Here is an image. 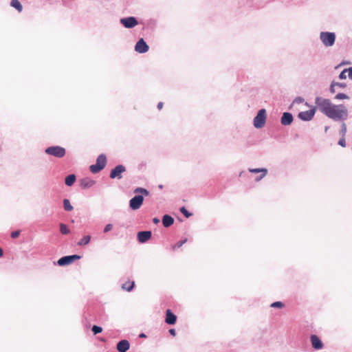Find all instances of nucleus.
<instances>
[{"mask_svg":"<svg viewBox=\"0 0 352 352\" xmlns=\"http://www.w3.org/2000/svg\"><path fill=\"white\" fill-rule=\"evenodd\" d=\"M348 110L344 104H332L326 116L334 120H342L346 119Z\"/></svg>","mask_w":352,"mask_h":352,"instance_id":"nucleus-1","label":"nucleus"},{"mask_svg":"<svg viewBox=\"0 0 352 352\" xmlns=\"http://www.w3.org/2000/svg\"><path fill=\"white\" fill-rule=\"evenodd\" d=\"M315 104L316 109H319L320 111L326 116L333 103L329 99L318 96L315 99Z\"/></svg>","mask_w":352,"mask_h":352,"instance_id":"nucleus-2","label":"nucleus"},{"mask_svg":"<svg viewBox=\"0 0 352 352\" xmlns=\"http://www.w3.org/2000/svg\"><path fill=\"white\" fill-rule=\"evenodd\" d=\"M320 39L325 47H331L335 43L336 34L333 32H322L320 34Z\"/></svg>","mask_w":352,"mask_h":352,"instance_id":"nucleus-3","label":"nucleus"},{"mask_svg":"<svg viewBox=\"0 0 352 352\" xmlns=\"http://www.w3.org/2000/svg\"><path fill=\"white\" fill-rule=\"evenodd\" d=\"M45 153L56 157H63L65 155V148L59 146H53L47 148L45 151Z\"/></svg>","mask_w":352,"mask_h":352,"instance_id":"nucleus-4","label":"nucleus"},{"mask_svg":"<svg viewBox=\"0 0 352 352\" xmlns=\"http://www.w3.org/2000/svg\"><path fill=\"white\" fill-rule=\"evenodd\" d=\"M266 121V111L264 109H260L254 118V126L257 129L263 128Z\"/></svg>","mask_w":352,"mask_h":352,"instance_id":"nucleus-5","label":"nucleus"},{"mask_svg":"<svg viewBox=\"0 0 352 352\" xmlns=\"http://www.w3.org/2000/svg\"><path fill=\"white\" fill-rule=\"evenodd\" d=\"M126 171V167L122 164L116 166L110 173V178L115 179L118 178L120 179L122 178V173Z\"/></svg>","mask_w":352,"mask_h":352,"instance_id":"nucleus-6","label":"nucleus"},{"mask_svg":"<svg viewBox=\"0 0 352 352\" xmlns=\"http://www.w3.org/2000/svg\"><path fill=\"white\" fill-rule=\"evenodd\" d=\"M143 201L142 195H136L129 201V206L132 210H138L142 206Z\"/></svg>","mask_w":352,"mask_h":352,"instance_id":"nucleus-7","label":"nucleus"},{"mask_svg":"<svg viewBox=\"0 0 352 352\" xmlns=\"http://www.w3.org/2000/svg\"><path fill=\"white\" fill-rule=\"evenodd\" d=\"M316 107H314L312 109H311L309 111L300 112L298 114V118L300 120H304V121H309L314 118V116L316 113Z\"/></svg>","mask_w":352,"mask_h":352,"instance_id":"nucleus-8","label":"nucleus"},{"mask_svg":"<svg viewBox=\"0 0 352 352\" xmlns=\"http://www.w3.org/2000/svg\"><path fill=\"white\" fill-rule=\"evenodd\" d=\"M80 258V256L78 255H76V254L72 255V256H63V257L60 258L58 261V264L60 266L66 265L71 264L74 261L78 260Z\"/></svg>","mask_w":352,"mask_h":352,"instance_id":"nucleus-9","label":"nucleus"},{"mask_svg":"<svg viewBox=\"0 0 352 352\" xmlns=\"http://www.w3.org/2000/svg\"><path fill=\"white\" fill-rule=\"evenodd\" d=\"M120 23L126 28H132L138 24L137 19L133 16L122 18L120 19Z\"/></svg>","mask_w":352,"mask_h":352,"instance_id":"nucleus-10","label":"nucleus"},{"mask_svg":"<svg viewBox=\"0 0 352 352\" xmlns=\"http://www.w3.org/2000/svg\"><path fill=\"white\" fill-rule=\"evenodd\" d=\"M148 46L144 41L143 38H140L135 45V50L139 53H145L148 50Z\"/></svg>","mask_w":352,"mask_h":352,"instance_id":"nucleus-11","label":"nucleus"},{"mask_svg":"<svg viewBox=\"0 0 352 352\" xmlns=\"http://www.w3.org/2000/svg\"><path fill=\"white\" fill-rule=\"evenodd\" d=\"M151 231H142L138 233V239L140 243H145L151 238Z\"/></svg>","mask_w":352,"mask_h":352,"instance_id":"nucleus-12","label":"nucleus"},{"mask_svg":"<svg viewBox=\"0 0 352 352\" xmlns=\"http://www.w3.org/2000/svg\"><path fill=\"white\" fill-rule=\"evenodd\" d=\"M311 345L316 350L321 349L323 346L322 342L316 335H312L310 338Z\"/></svg>","mask_w":352,"mask_h":352,"instance_id":"nucleus-13","label":"nucleus"},{"mask_svg":"<svg viewBox=\"0 0 352 352\" xmlns=\"http://www.w3.org/2000/svg\"><path fill=\"white\" fill-rule=\"evenodd\" d=\"M130 344L128 340H122L117 344V350L119 352H126L129 349Z\"/></svg>","mask_w":352,"mask_h":352,"instance_id":"nucleus-14","label":"nucleus"},{"mask_svg":"<svg viewBox=\"0 0 352 352\" xmlns=\"http://www.w3.org/2000/svg\"><path fill=\"white\" fill-rule=\"evenodd\" d=\"M177 316L172 313L170 309H167L166 311V319L165 322L168 324H174L176 322Z\"/></svg>","mask_w":352,"mask_h":352,"instance_id":"nucleus-15","label":"nucleus"},{"mask_svg":"<svg viewBox=\"0 0 352 352\" xmlns=\"http://www.w3.org/2000/svg\"><path fill=\"white\" fill-rule=\"evenodd\" d=\"M95 184V181L86 177L80 180V186L82 188H88L93 186Z\"/></svg>","mask_w":352,"mask_h":352,"instance_id":"nucleus-16","label":"nucleus"},{"mask_svg":"<svg viewBox=\"0 0 352 352\" xmlns=\"http://www.w3.org/2000/svg\"><path fill=\"white\" fill-rule=\"evenodd\" d=\"M293 121V116L290 113L285 112L281 117L283 125H289Z\"/></svg>","mask_w":352,"mask_h":352,"instance_id":"nucleus-17","label":"nucleus"},{"mask_svg":"<svg viewBox=\"0 0 352 352\" xmlns=\"http://www.w3.org/2000/svg\"><path fill=\"white\" fill-rule=\"evenodd\" d=\"M173 223H174V219L172 217H170V215H168V214L164 215V217L162 218V223L164 227L168 228V227L170 226L171 225H173Z\"/></svg>","mask_w":352,"mask_h":352,"instance_id":"nucleus-18","label":"nucleus"},{"mask_svg":"<svg viewBox=\"0 0 352 352\" xmlns=\"http://www.w3.org/2000/svg\"><path fill=\"white\" fill-rule=\"evenodd\" d=\"M249 171L250 173H262L261 175L258 178L256 179L257 181H259L260 179L263 178L267 174V170L265 168H250Z\"/></svg>","mask_w":352,"mask_h":352,"instance_id":"nucleus-19","label":"nucleus"},{"mask_svg":"<svg viewBox=\"0 0 352 352\" xmlns=\"http://www.w3.org/2000/svg\"><path fill=\"white\" fill-rule=\"evenodd\" d=\"M96 164H98L100 166V168L103 169L107 164L106 156L103 154L100 155L96 160Z\"/></svg>","mask_w":352,"mask_h":352,"instance_id":"nucleus-20","label":"nucleus"},{"mask_svg":"<svg viewBox=\"0 0 352 352\" xmlns=\"http://www.w3.org/2000/svg\"><path fill=\"white\" fill-rule=\"evenodd\" d=\"M76 181V175L74 174L69 175L65 178V184L68 186H72Z\"/></svg>","mask_w":352,"mask_h":352,"instance_id":"nucleus-21","label":"nucleus"},{"mask_svg":"<svg viewBox=\"0 0 352 352\" xmlns=\"http://www.w3.org/2000/svg\"><path fill=\"white\" fill-rule=\"evenodd\" d=\"M135 285L133 281H127L122 285V288L127 292H131Z\"/></svg>","mask_w":352,"mask_h":352,"instance_id":"nucleus-22","label":"nucleus"},{"mask_svg":"<svg viewBox=\"0 0 352 352\" xmlns=\"http://www.w3.org/2000/svg\"><path fill=\"white\" fill-rule=\"evenodd\" d=\"M10 5L12 7L16 9L19 12H21L23 10V6L19 0H12Z\"/></svg>","mask_w":352,"mask_h":352,"instance_id":"nucleus-23","label":"nucleus"},{"mask_svg":"<svg viewBox=\"0 0 352 352\" xmlns=\"http://www.w3.org/2000/svg\"><path fill=\"white\" fill-rule=\"evenodd\" d=\"M90 240H91V236L86 235V236H84L82 237V239L80 241L78 242L77 244L80 246L85 245L89 243Z\"/></svg>","mask_w":352,"mask_h":352,"instance_id":"nucleus-24","label":"nucleus"},{"mask_svg":"<svg viewBox=\"0 0 352 352\" xmlns=\"http://www.w3.org/2000/svg\"><path fill=\"white\" fill-rule=\"evenodd\" d=\"M89 170L93 173H97L102 170V168H100V166L96 163V164H93L89 166Z\"/></svg>","mask_w":352,"mask_h":352,"instance_id":"nucleus-25","label":"nucleus"},{"mask_svg":"<svg viewBox=\"0 0 352 352\" xmlns=\"http://www.w3.org/2000/svg\"><path fill=\"white\" fill-rule=\"evenodd\" d=\"M63 206H64V209L66 211H71L73 210V207L71 205L70 201L67 199H65L63 200Z\"/></svg>","mask_w":352,"mask_h":352,"instance_id":"nucleus-26","label":"nucleus"},{"mask_svg":"<svg viewBox=\"0 0 352 352\" xmlns=\"http://www.w3.org/2000/svg\"><path fill=\"white\" fill-rule=\"evenodd\" d=\"M60 231L63 234H67L70 232V230L68 228V227L63 223L60 224Z\"/></svg>","mask_w":352,"mask_h":352,"instance_id":"nucleus-27","label":"nucleus"},{"mask_svg":"<svg viewBox=\"0 0 352 352\" xmlns=\"http://www.w3.org/2000/svg\"><path fill=\"white\" fill-rule=\"evenodd\" d=\"M134 192L135 193L140 192V193H142V195H144L145 196H148V194H149L148 191L146 189L143 188H137L134 190Z\"/></svg>","mask_w":352,"mask_h":352,"instance_id":"nucleus-28","label":"nucleus"},{"mask_svg":"<svg viewBox=\"0 0 352 352\" xmlns=\"http://www.w3.org/2000/svg\"><path fill=\"white\" fill-rule=\"evenodd\" d=\"M186 242V239H184L183 241H179L177 243H176L175 245L172 246V250H175L177 248H181L183 244H184Z\"/></svg>","mask_w":352,"mask_h":352,"instance_id":"nucleus-29","label":"nucleus"},{"mask_svg":"<svg viewBox=\"0 0 352 352\" xmlns=\"http://www.w3.org/2000/svg\"><path fill=\"white\" fill-rule=\"evenodd\" d=\"M271 307L274 308H283L284 307V304L281 302L277 301L272 303Z\"/></svg>","mask_w":352,"mask_h":352,"instance_id":"nucleus-30","label":"nucleus"},{"mask_svg":"<svg viewBox=\"0 0 352 352\" xmlns=\"http://www.w3.org/2000/svg\"><path fill=\"white\" fill-rule=\"evenodd\" d=\"M102 331V329L100 327H98V326H96V325H94L93 327H92V331H93V333L95 335L98 334L99 333H101Z\"/></svg>","mask_w":352,"mask_h":352,"instance_id":"nucleus-31","label":"nucleus"},{"mask_svg":"<svg viewBox=\"0 0 352 352\" xmlns=\"http://www.w3.org/2000/svg\"><path fill=\"white\" fill-rule=\"evenodd\" d=\"M180 212L186 217H190L192 214L190 213L186 208L185 207H182L180 208Z\"/></svg>","mask_w":352,"mask_h":352,"instance_id":"nucleus-32","label":"nucleus"},{"mask_svg":"<svg viewBox=\"0 0 352 352\" xmlns=\"http://www.w3.org/2000/svg\"><path fill=\"white\" fill-rule=\"evenodd\" d=\"M336 98L338 100H344V99H348L349 97L347 95L343 93H339L336 96Z\"/></svg>","mask_w":352,"mask_h":352,"instance_id":"nucleus-33","label":"nucleus"},{"mask_svg":"<svg viewBox=\"0 0 352 352\" xmlns=\"http://www.w3.org/2000/svg\"><path fill=\"white\" fill-rule=\"evenodd\" d=\"M346 133V126L344 123H343L342 125V127H341V133L342 135V137L344 138Z\"/></svg>","mask_w":352,"mask_h":352,"instance_id":"nucleus-34","label":"nucleus"},{"mask_svg":"<svg viewBox=\"0 0 352 352\" xmlns=\"http://www.w3.org/2000/svg\"><path fill=\"white\" fill-rule=\"evenodd\" d=\"M347 72V69H344L339 75V78L340 79H346V73Z\"/></svg>","mask_w":352,"mask_h":352,"instance_id":"nucleus-35","label":"nucleus"},{"mask_svg":"<svg viewBox=\"0 0 352 352\" xmlns=\"http://www.w3.org/2000/svg\"><path fill=\"white\" fill-rule=\"evenodd\" d=\"M20 230L14 231L11 233V236L13 239L17 238L20 234Z\"/></svg>","mask_w":352,"mask_h":352,"instance_id":"nucleus-36","label":"nucleus"},{"mask_svg":"<svg viewBox=\"0 0 352 352\" xmlns=\"http://www.w3.org/2000/svg\"><path fill=\"white\" fill-rule=\"evenodd\" d=\"M338 144L339 145H340L342 147H345L346 146V141H345V138L344 137H342L338 142Z\"/></svg>","mask_w":352,"mask_h":352,"instance_id":"nucleus-37","label":"nucleus"},{"mask_svg":"<svg viewBox=\"0 0 352 352\" xmlns=\"http://www.w3.org/2000/svg\"><path fill=\"white\" fill-rule=\"evenodd\" d=\"M112 229V225L111 224H107L106 225L104 229V232H109V230H111Z\"/></svg>","mask_w":352,"mask_h":352,"instance_id":"nucleus-38","label":"nucleus"},{"mask_svg":"<svg viewBox=\"0 0 352 352\" xmlns=\"http://www.w3.org/2000/svg\"><path fill=\"white\" fill-rule=\"evenodd\" d=\"M335 85H336V82H332L331 87H330V91L333 94L335 93V89H334Z\"/></svg>","mask_w":352,"mask_h":352,"instance_id":"nucleus-39","label":"nucleus"},{"mask_svg":"<svg viewBox=\"0 0 352 352\" xmlns=\"http://www.w3.org/2000/svg\"><path fill=\"white\" fill-rule=\"evenodd\" d=\"M347 72H349L348 76L349 78L352 80V67L347 69Z\"/></svg>","mask_w":352,"mask_h":352,"instance_id":"nucleus-40","label":"nucleus"},{"mask_svg":"<svg viewBox=\"0 0 352 352\" xmlns=\"http://www.w3.org/2000/svg\"><path fill=\"white\" fill-rule=\"evenodd\" d=\"M164 103L162 102H160L157 104V109L161 110L163 108Z\"/></svg>","mask_w":352,"mask_h":352,"instance_id":"nucleus-41","label":"nucleus"},{"mask_svg":"<svg viewBox=\"0 0 352 352\" xmlns=\"http://www.w3.org/2000/svg\"><path fill=\"white\" fill-rule=\"evenodd\" d=\"M169 333L170 335L175 336L176 335V332H175V330L174 329H170L169 330Z\"/></svg>","mask_w":352,"mask_h":352,"instance_id":"nucleus-42","label":"nucleus"},{"mask_svg":"<svg viewBox=\"0 0 352 352\" xmlns=\"http://www.w3.org/2000/svg\"><path fill=\"white\" fill-rule=\"evenodd\" d=\"M335 86H338V87H344L345 85L342 84V83H339V82H336Z\"/></svg>","mask_w":352,"mask_h":352,"instance_id":"nucleus-43","label":"nucleus"},{"mask_svg":"<svg viewBox=\"0 0 352 352\" xmlns=\"http://www.w3.org/2000/svg\"><path fill=\"white\" fill-rule=\"evenodd\" d=\"M153 222L155 223H158L160 222V220L158 219H157V218H154L153 219Z\"/></svg>","mask_w":352,"mask_h":352,"instance_id":"nucleus-44","label":"nucleus"},{"mask_svg":"<svg viewBox=\"0 0 352 352\" xmlns=\"http://www.w3.org/2000/svg\"><path fill=\"white\" fill-rule=\"evenodd\" d=\"M3 254V250L0 248V256H2Z\"/></svg>","mask_w":352,"mask_h":352,"instance_id":"nucleus-45","label":"nucleus"},{"mask_svg":"<svg viewBox=\"0 0 352 352\" xmlns=\"http://www.w3.org/2000/svg\"><path fill=\"white\" fill-rule=\"evenodd\" d=\"M140 337L141 338H145L146 336L144 333L140 334Z\"/></svg>","mask_w":352,"mask_h":352,"instance_id":"nucleus-46","label":"nucleus"}]
</instances>
